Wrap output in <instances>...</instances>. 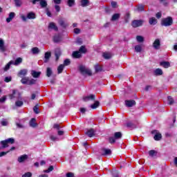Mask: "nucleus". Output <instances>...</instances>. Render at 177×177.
<instances>
[{
    "label": "nucleus",
    "mask_w": 177,
    "mask_h": 177,
    "mask_svg": "<svg viewBox=\"0 0 177 177\" xmlns=\"http://www.w3.org/2000/svg\"><path fill=\"white\" fill-rule=\"evenodd\" d=\"M125 104L127 107H133V106L136 104V102H135V100H126Z\"/></svg>",
    "instance_id": "nucleus-14"
},
{
    "label": "nucleus",
    "mask_w": 177,
    "mask_h": 177,
    "mask_svg": "<svg viewBox=\"0 0 177 177\" xmlns=\"http://www.w3.org/2000/svg\"><path fill=\"white\" fill-rule=\"evenodd\" d=\"M6 141L7 142L8 144L10 143V145H13V143H15V139L12 138H8L6 140Z\"/></svg>",
    "instance_id": "nucleus-46"
},
{
    "label": "nucleus",
    "mask_w": 177,
    "mask_h": 177,
    "mask_svg": "<svg viewBox=\"0 0 177 177\" xmlns=\"http://www.w3.org/2000/svg\"><path fill=\"white\" fill-rule=\"evenodd\" d=\"M142 44H138L135 46L134 49L136 50V52H137L138 53H140V52H142Z\"/></svg>",
    "instance_id": "nucleus-27"
},
{
    "label": "nucleus",
    "mask_w": 177,
    "mask_h": 177,
    "mask_svg": "<svg viewBox=\"0 0 177 177\" xmlns=\"http://www.w3.org/2000/svg\"><path fill=\"white\" fill-rule=\"evenodd\" d=\"M149 154L151 156V157H154V156H156V151L151 150L149 151Z\"/></svg>",
    "instance_id": "nucleus-53"
},
{
    "label": "nucleus",
    "mask_w": 177,
    "mask_h": 177,
    "mask_svg": "<svg viewBox=\"0 0 177 177\" xmlns=\"http://www.w3.org/2000/svg\"><path fill=\"white\" fill-rule=\"evenodd\" d=\"M54 42H60L62 41V37H60L59 35H55L53 37Z\"/></svg>",
    "instance_id": "nucleus-29"
},
{
    "label": "nucleus",
    "mask_w": 177,
    "mask_h": 177,
    "mask_svg": "<svg viewBox=\"0 0 177 177\" xmlns=\"http://www.w3.org/2000/svg\"><path fill=\"white\" fill-rule=\"evenodd\" d=\"M14 2L15 3V6H17V8H20V6H21V4L23 3L21 2V0H14Z\"/></svg>",
    "instance_id": "nucleus-42"
},
{
    "label": "nucleus",
    "mask_w": 177,
    "mask_h": 177,
    "mask_svg": "<svg viewBox=\"0 0 177 177\" xmlns=\"http://www.w3.org/2000/svg\"><path fill=\"white\" fill-rule=\"evenodd\" d=\"M143 24V21L142 20H134L133 21L131 26L134 28H136V27H140Z\"/></svg>",
    "instance_id": "nucleus-8"
},
{
    "label": "nucleus",
    "mask_w": 177,
    "mask_h": 177,
    "mask_svg": "<svg viewBox=\"0 0 177 177\" xmlns=\"http://www.w3.org/2000/svg\"><path fill=\"white\" fill-rule=\"evenodd\" d=\"M152 135H154L153 136V139L155 140H160L161 138H162V136H161V133H160V132H158V131L157 130H153L151 131Z\"/></svg>",
    "instance_id": "nucleus-6"
},
{
    "label": "nucleus",
    "mask_w": 177,
    "mask_h": 177,
    "mask_svg": "<svg viewBox=\"0 0 177 177\" xmlns=\"http://www.w3.org/2000/svg\"><path fill=\"white\" fill-rule=\"evenodd\" d=\"M136 39L140 44L145 41V37L140 35L137 36Z\"/></svg>",
    "instance_id": "nucleus-39"
},
{
    "label": "nucleus",
    "mask_w": 177,
    "mask_h": 177,
    "mask_svg": "<svg viewBox=\"0 0 177 177\" xmlns=\"http://www.w3.org/2000/svg\"><path fill=\"white\" fill-rule=\"evenodd\" d=\"M80 31L81 30H80V28H75L74 29L75 34H80Z\"/></svg>",
    "instance_id": "nucleus-63"
},
{
    "label": "nucleus",
    "mask_w": 177,
    "mask_h": 177,
    "mask_svg": "<svg viewBox=\"0 0 177 177\" xmlns=\"http://www.w3.org/2000/svg\"><path fill=\"white\" fill-rule=\"evenodd\" d=\"M79 70L83 75H92V71L82 65L79 66Z\"/></svg>",
    "instance_id": "nucleus-5"
},
{
    "label": "nucleus",
    "mask_w": 177,
    "mask_h": 177,
    "mask_svg": "<svg viewBox=\"0 0 177 177\" xmlns=\"http://www.w3.org/2000/svg\"><path fill=\"white\" fill-rule=\"evenodd\" d=\"M28 158V156L27 155H22L20 157L18 158V162H24Z\"/></svg>",
    "instance_id": "nucleus-21"
},
{
    "label": "nucleus",
    "mask_w": 177,
    "mask_h": 177,
    "mask_svg": "<svg viewBox=\"0 0 177 177\" xmlns=\"http://www.w3.org/2000/svg\"><path fill=\"white\" fill-rule=\"evenodd\" d=\"M71 62L70 61L69 59H66L64 61V66H70Z\"/></svg>",
    "instance_id": "nucleus-48"
},
{
    "label": "nucleus",
    "mask_w": 177,
    "mask_h": 177,
    "mask_svg": "<svg viewBox=\"0 0 177 177\" xmlns=\"http://www.w3.org/2000/svg\"><path fill=\"white\" fill-rule=\"evenodd\" d=\"M153 73L155 75H162V70L160 68L156 69Z\"/></svg>",
    "instance_id": "nucleus-31"
},
{
    "label": "nucleus",
    "mask_w": 177,
    "mask_h": 177,
    "mask_svg": "<svg viewBox=\"0 0 177 177\" xmlns=\"http://www.w3.org/2000/svg\"><path fill=\"white\" fill-rule=\"evenodd\" d=\"M48 28L50 30H55V31H57L59 28L56 26V24L53 22H50L48 25Z\"/></svg>",
    "instance_id": "nucleus-19"
},
{
    "label": "nucleus",
    "mask_w": 177,
    "mask_h": 177,
    "mask_svg": "<svg viewBox=\"0 0 177 177\" xmlns=\"http://www.w3.org/2000/svg\"><path fill=\"white\" fill-rule=\"evenodd\" d=\"M11 62L14 66H19L23 63V59L21 57H18L15 59V61L11 60Z\"/></svg>",
    "instance_id": "nucleus-10"
},
{
    "label": "nucleus",
    "mask_w": 177,
    "mask_h": 177,
    "mask_svg": "<svg viewBox=\"0 0 177 177\" xmlns=\"http://www.w3.org/2000/svg\"><path fill=\"white\" fill-rule=\"evenodd\" d=\"M30 127L32 128H35L37 127L38 124H37V120L35 118H32L29 122Z\"/></svg>",
    "instance_id": "nucleus-17"
},
{
    "label": "nucleus",
    "mask_w": 177,
    "mask_h": 177,
    "mask_svg": "<svg viewBox=\"0 0 177 177\" xmlns=\"http://www.w3.org/2000/svg\"><path fill=\"white\" fill-rule=\"evenodd\" d=\"M31 176H32V174H31V172H27L22 176V177H31Z\"/></svg>",
    "instance_id": "nucleus-54"
},
{
    "label": "nucleus",
    "mask_w": 177,
    "mask_h": 177,
    "mask_svg": "<svg viewBox=\"0 0 177 177\" xmlns=\"http://www.w3.org/2000/svg\"><path fill=\"white\" fill-rule=\"evenodd\" d=\"M167 100H168V104L172 105L174 104V103H175L174 98H172V97L171 96L167 97Z\"/></svg>",
    "instance_id": "nucleus-41"
},
{
    "label": "nucleus",
    "mask_w": 177,
    "mask_h": 177,
    "mask_svg": "<svg viewBox=\"0 0 177 177\" xmlns=\"http://www.w3.org/2000/svg\"><path fill=\"white\" fill-rule=\"evenodd\" d=\"M55 57H56V62H57V60H59V58L60 57L61 55H62V51H60V49L57 48L55 49Z\"/></svg>",
    "instance_id": "nucleus-22"
},
{
    "label": "nucleus",
    "mask_w": 177,
    "mask_h": 177,
    "mask_svg": "<svg viewBox=\"0 0 177 177\" xmlns=\"http://www.w3.org/2000/svg\"><path fill=\"white\" fill-rule=\"evenodd\" d=\"M63 70H64V65H59L57 68L58 74H62V73H63Z\"/></svg>",
    "instance_id": "nucleus-33"
},
{
    "label": "nucleus",
    "mask_w": 177,
    "mask_h": 177,
    "mask_svg": "<svg viewBox=\"0 0 177 177\" xmlns=\"http://www.w3.org/2000/svg\"><path fill=\"white\" fill-rule=\"evenodd\" d=\"M111 6H112V8H117V2L116 1H112L111 2Z\"/></svg>",
    "instance_id": "nucleus-61"
},
{
    "label": "nucleus",
    "mask_w": 177,
    "mask_h": 177,
    "mask_svg": "<svg viewBox=\"0 0 177 177\" xmlns=\"http://www.w3.org/2000/svg\"><path fill=\"white\" fill-rule=\"evenodd\" d=\"M10 151H2L0 153V157H3V156H6L8 154V153H10Z\"/></svg>",
    "instance_id": "nucleus-55"
},
{
    "label": "nucleus",
    "mask_w": 177,
    "mask_h": 177,
    "mask_svg": "<svg viewBox=\"0 0 177 177\" xmlns=\"http://www.w3.org/2000/svg\"><path fill=\"white\" fill-rule=\"evenodd\" d=\"M53 128H55V129H60V125L59 124H55L53 125Z\"/></svg>",
    "instance_id": "nucleus-62"
},
{
    "label": "nucleus",
    "mask_w": 177,
    "mask_h": 177,
    "mask_svg": "<svg viewBox=\"0 0 177 177\" xmlns=\"http://www.w3.org/2000/svg\"><path fill=\"white\" fill-rule=\"evenodd\" d=\"M50 139L53 142H56V140H59V138L56 136H50Z\"/></svg>",
    "instance_id": "nucleus-52"
},
{
    "label": "nucleus",
    "mask_w": 177,
    "mask_h": 177,
    "mask_svg": "<svg viewBox=\"0 0 177 177\" xmlns=\"http://www.w3.org/2000/svg\"><path fill=\"white\" fill-rule=\"evenodd\" d=\"M68 6H73L74 5V0H68Z\"/></svg>",
    "instance_id": "nucleus-56"
},
{
    "label": "nucleus",
    "mask_w": 177,
    "mask_h": 177,
    "mask_svg": "<svg viewBox=\"0 0 177 177\" xmlns=\"http://www.w3.org/2000/svg\"><path fill=\"white\" fill-rule=\"evenodd\" d=\"M37 81L34 79L30 80L28 77H24L21 80V84H24V85H34Z\"/></svg>",
    "instance_id": "nucleus-1"
},
{
    "label": "nucleus",
    "mask_w": 177,
    "mask_h": 177,
    "mask_svg": "<svg viewBox=\"0 0 177 177\" xmlns=\"http://www.w3.org/2000/svg\"><path fill=\"white\" fill-rule=\"evenodd\" d=\"M5 82H10L12 81L11 77H6L4 80Z\"/></svg>",
    "instance_id": "nucleus-58"
},
{
    "label": "nucleus",
    "mask_w": 177,
    "mask_h": 177,
    "mask_svg": "<svg viewBox=\"0 0 177 177\" xmlns=\"http://www.w3.org/2000/svg\"><path fill=\"white\" fill-rule=\"evenodd\" d=\"M40 6H41V8H46V6H48V3L45 0H41Z\"/></svg>",
    "instance_id": "nucleus-36"
},
{
    "label": "nucleus",
    "mask_w": 177,
    "mask_h": 177,
    "mask_svg": "<svg viewBox=\"0 0 177 177\" xmlns=\"http://www.w3.org/2000/svg\"><path fill=\"white\" fill-rule=\"evenodd\" d=\"M58 23L61 26V27H64V28H66V27L67 26V24L64 23V21L63 19H59Z\"/></svg>",
    "instance_id": "nucleus-38"
},
{
    "label": "nucleus",
    "mask_w": 177,
    "mask_h": 177,
    "mask_svg": "<svg viewBox=\"0 0 177 177\" xmlns=\"http://www.w3.org/2000/svg\"><path fill=\"white\" fill-rule=\"evenodd\" d=\"M83 100H84V102H89V100H95V95L91 94L89 95L84 97Z\"/></svg>",
    "instance_id": "nucleus-16"
},
{
    "label": "nucleus",
    "mask_w": 177,
    "mask_h": 177,
    "mask_svg": "<svg viewBox=\"0 0 177 177\" xmlns=\"http://www.w3.org/2000/svg\"><path fill=\"white\" fill-rule=\"evenodd\" d=\"M79 52L80 53H86V48H85V46H82L79 49Z\"/></svg>",
    "instance_id": "nucleus-44"
},
{
    "label": "nucleus",
    "mask_w": 177,
    "mask_h": 177,
    "mask_svg": "<svg viewBox=\"0 0 177 177\" xmlns=\"http://www.w3.org/2000/svg\"><path fill=\"white\" fill-rule=\"evenodd\" d=\"M66 177H74V174L69 172L66 174Z\"/></svg>",
    "instance_id": "nucleus-64"
},
{
    "label": "nucleus",
    "mask_w": 177,
    "mask_h": 177,
    "mask_svg": "<svg viewBox=\"0 0 177 177\" xmlns=\"http://www.w3.org/2000/svg\"><path fill=\"white\" fill-rule=\"evenodd\" d=\"M15 12H10L9 14L8 17L6 19V21L8 23H10L11 20H13V19H15Z\"/></svg>",
    "instance_id": "nucleus-23"
},
{
    "label": "nucleus",
    "mask_w": 177,
    "mask_h": 177,
    "mask_svg": "<svg viewBox=\"0 0 177 177\" xmlns=\"http://www.w3.org/2000/svg\"><path fill=\"white\" fill-rule=\"evenodd\" d=\"M73 57L75 59H80L81 57V53L80 51H74L72 54Z\"/></svg>",
    "instance_id": "nucleus-25"
},
{
    "label": "nucleus",
    "mask_w": 177,
    "mask_h": 177,
    "mask_svg": "<svg viewBox=\"0 0 177 177\" xmlns=\"http://www.w3.org/2000/svg\"><path fill=\"white\" fill-rule=\"evenodd\" d=\"M86 135H87V136H88L89 138H92V136H95V130H93V129H88L86 132Z\"/></svg>",
    "instance_id": "nucleus-20"
},
{
    "label": "nucleus",
    "mask_w": 177,
    "mask_h": 177,
    "mask_svg": "<svg viewBox=\"0 0 177 177\" xmlns=\"http://www.w3.org/2000/svg\"><path fill=\"white\" fill-rule=\"evenodd\" d=\"M6 101V96H3V97L0 98V103H3Z\"/></svg>",
    "instance_id": "nucleus-60"
},
{
    "label": "nucleus",
    "mask_w": 177,
    "mask_h": 177,
    "mask_svg": "<svg viewBox=\"0 0 177 177\" xmlns=\"http://www.w3.org/2000/svg\"><path fill=\"white\" fill-rule=\"evenodd\" d=\"M104 59H111V53H104L102 55Z\"/></svg>",
    "instance_id": "nucleus-35"
},
{
    "label": "nucleus",
    "mask_w": 177,
    "mask_h": 177,
    "mask_svg": "<svg viewBox=\"0 0 177 177\" xmlns=\"http://www.w3.org/2000/svg\"><path fill=\"white\" fill-rule=\"evenodd\" d=\"M88 3H89V1L81 0V5L82 6H83V8H85V6H88Z\"/></svg>",
    "instance_id": "nucleus-40"
},
{
    "label": "nucleus",
    "mask_w": 177,
    "mask_h": 177,
    "mask_svg": "<svg viewBox=\"0 0 177 177\" xmlns=\"http://www.w3.org/2000/svg\"><path fill=\"white\" fill-rule=\"evenodd\" d=\"M52 171H53V166H50L48 169L44 170V172L49 174V172H52Z\"/></svg>",
    "instance_id": "nucleus-49"
},
{
    "label": "nucleus",
    "mask_w": 177,
    "mask_h": 177,
    "mask_svg": "<svg viewBox=\"0 0 177 177\" xmlns=\"http://www.w3.org/2000/svg\"><path fill=\"white\" fill-rule=\"evenodd\" d=\"M149 23L151 26H156L157 24V19L155 17H151L149 19Z\"/></svg>",
    "instance_id": "nucleus-26"
},
{
    "label": "nucleus",
    "mask_w": 177,
    "mask_h": 177,
    "mask_svg": "<svg viewBox=\"0 0 177 177\" xmlns=\"http://www.w3.org/2000/svg\"><path fill=\"white\" fill-rule=\"evenodd\" d=\"M13 62H12V61H10L9 63H8L6 66L4 67V71H8V70H9V68H10V66H12V64Z\"/></svg>",
    "instance_id": "nucleus-37"
},
{
    "label": "nucleus",
    "mask_w": 177,
    "mask_h": 177,
    "mask_svg": "<svg viewBox=\"0 0 177 177\" xmlns=\"http://www.w3.org/2000/svg\"><path fill=\"white\" fill-rule=\"evenodd\" d=\"M102 156H110L111 154V150L107 149H102L101 150Z\"/></svg>",
    "instance_id": "nucleus-12"
},
{
    "label": "nucleus",
    "mask_w": 177,
    "mask_h": 177,
    "mask_svg": "<svg viewBox=\"0 0 177 177\" xmlns=\"http://www.w3.org/2000/svg\"><path fill=\"white\" fill-rule=\"evenodd\" d=\"M33 111L35 113V114H39V111L38 110V105H35L33 107Z\"/></svg>",
    "instance_id": "nucleus-50"
},
{
    "label": "nucleus",
    "mask_w": 177,
    "mask_h": 177,
    "mask_svg": "<svg viewBox=\"0 0 177 177\" xmlns=\"http://www.w3.org/2000/svg\"><path fill=\"white\" fill-rule=\"evenodd\" d=\"M119 19H120V14L116 13L112 16L111 21H115V20H118Z\"/></svg>",
    "instance_id": "nucleus-32"
},
{
    "label": "nucleus",
    "mask_w": 177,
    "mask_h": 177,
    "mask_svg": "<svg viewBox=\"0 0 177 177\" xmlns=\"http://www.w3.org/2000/svg\"><path fill=\"white\" fill-rule=\"evenodd\" d=\"M137 10L138 12H143V10H145V6L140 4L137 6Z\"/></svg>",
    "instance_id": "nucleus-43"
},
{
    "label": "nucleus",
    "mask_w": 177,
    "mask_h": 177,
    "mask_svg": "<svg viewBox=\"0 0 177 177\" xmlns=\"http://www.w3.org/2000/svg\"><path fill=\"white\" fill-rule=\"evenodd\" d=\"M122 138V133L121 132H115L114 133L113 137H110L109 139V143H115V140H118V139H121Z\"/></svg>",
    "instance_id": "nucleus-2"
},
{
    "label": "nucleus",
    "mask_w": 177,
    "mask_h": 177,
    "mask_svg": "<svg viewBox=\"0 0 177 177\" xmlns=\"http://www.w3.org/2000/svg\"><path fill=\"white\" fill-rule=\"evenodd\" d=\"M160 46L161 41L158 39H156L153 43V48H154L156 50H158Z\"/></svg>",
    "instance_id": "nucleus-9"
},
{
    "label": "nucleus",
    "mask_w": 177,
    "mask_h": 177,
    "mask_svg": "<svg viewBox=\"0 0 177 177\" xmlns=\"http://www.w3.org/2000/svg\"><path fill=\"white\" fill-rule=\"evenodd\" d=\"M31 52L33 55H38L40 50H39V48H38L37 47H35L31 49Z\"/></svg>",
    "instance_id": "nucleus-30"
},
{
    "label": "nucleus",
    "mask_w": 177,
    "mask_h": 177,
    "mask_svg": "<svg viewBox=\"0 0 177 177\" xmlns=\"http://www.w3.org/2000/svg\"><path fill=\"white\" fill-rule=\"evenodd\" d=\"M0 50L1 52H6V48L5 47V41L0 38Z\"/></svg>",
    "instance_id": "nucleus-15"
},
{
    "label": "nucleus",
    "mask_w": 177,
    "mask_h": 177,
    "mask_svg": "<svg viewBox=\"0 0 177 177\" xmlns=\"http://www.w3.org/2000/svg\"><path fill=\"white\" fill-rule=\"evenodd\" d=\"M172 23H174L172 17H168L167 18H164L162 19L161 24L165 27H168L169 26H172Z\"/></svg>",
    "instance_id": "nucleus-3"
},
{
    "label": "nucleus",
    "mask_w": 177,
    "mask_h": 177,
    "mask_svg": "<svg viewBox=\"0 0 177 177\" xmlns=\"http://www.w3.org/2000/svg\"><path fill=\"white\" fill-rule=\"evenodd\" d=\"M95 68L97 73H98V71H102V66H100V65H95Z\"/></svg>",
    "instance_id": "nucleus-51"
},
{
    "label": "nucleus",
    "mask_w": 177,
    "mask_h": 177,
    "mask_svg": "<svg viewBox=\"0 0 177 177\" xmlns=\"http://www.w3.org/2000/svg\"><path fill=\"white\" fill-rule=\"evenodd\" d=\"M23 104H24L23 101L18 100V101H16L15 102V106H17V107H21Z\"/></svg>",
    "instance_id": "nucleus-45"
},
{
    "label": "nucleus",
    "mask_w": 177,
    "mask_h": 177,
    "mask_svg": "<svg viewBox=\"0 0 177 177\" xmlns=\"http://www.w3.org/2000/svg\"><path fill=\"white\" fill-rule=\"evenodd\" d=\"M46 75L47 77H50L52 75V69L50 68H47Z\"/></svg>",
    "instance_id": "nucleus-47"
},
{
    "label": "nucleus",
    "mask_w": 177,
    "mask_h": 177,
    "mask_svg": "<svg viewBox=\"0 0 177 177\" xmlns=\"http://www.w3.org/2000/svg\"><path fill=\"white\" fill-rule=\"evenodd\" d=\"M10 99H20V93L16 90H13L12 93L10 94Z\"/></svg>",
    "instance_id": "nucleus-7"
},
{
    "label": "nucleus",
    "mask_w": 177,
    "mask_h": 177,
    "mask_svg": "<svg viewBox=\"0 0 177 177\" xmlns=\"http://www.w3.org/2000/svg\"><path fill=\"white\" fill-rule=\"evenodd\" d=\"M99 104H100V103L98 101H95L94 104L91 105V108L93 109H97Z\"/></svg>",
    "instance_id": "nucleus-34"
},
{
    "label": "nucleus",
    "mask_w": 177,
    "mask_h": 177,
    "mask_svg": "<svg viewBox=\"0 0 177 177\" xmlns=\"http://www.w3.org/2000/svg\"><path fill=\"white\" fill-rule=\"evenodd\" d=\"M1 125H2L3 127H6V125H8V121H6V120H2V121H1Z\"/></svg>",
    "instance_id": "nucleus-59"
},
{
    "label": "nucleus",
    "mask_w": 177,
    "mask_h": 177,
    "mask_svg": "<svg viewBox=\"0 0 177 177\" xmlns=\"http://www.w3.org/2000/svg\"><path fill=\"white\" fill-rule=\"evenodd\" d=\"M27 73H28L27 69H21L19 73H18L17 75L22 78V77H26V75H27Z\"/></svg>",
    "instance_id": "nucleus-11"
},
{
    "label": "nucleus",
    "mask_w": 177,
    "mask_h": 177,
    "mask_svg": "<svg viewBox=\"0 0 177 177\" xmlns=\"http://www.w3.org/2000/svg\"><path fill=\"white\" fill-rule=\"evenodd\" d=\"M46 13L48 17H52V14L50 13V11H49V9L46 8Z\"/></svg>",
    "instance_id": "nucleus-57"
},
{
    "label": "nucleus",
    "mask_w": 177,
    "mask_h": 177,
    "mask_svg": "<svg viewBox=\"0 0 177 177\" xmlns=\"http://www.w3.org/2000/svg\"><path fill=\"white\" fill-rule=\"evenodd\" d=\"M0 145H1L0 147V150H2L3 149H6V147H9V145L8 144L6 140L1 141Z\"/></svg>",
    "instance_id": "nucleus-13"
},
{
    "label": "nucleus",
    "mask_w": 177,
    "mask_h": 177,
    "mask_svg": "<svg viewBox=\"0 0 177 177\" xmlns=\"http://www.w3.org/2000/svg\"><path fill=\"white\" fill-rule=\"evenodd\" d=\"M36 18L35 13L33 12H30L28 13L27 17L24 15L21 16V19L23 20V21H27V19H28L29 20H34V19Z\"/></svg>",
    "instance_id": "nucleus-4"
},
{
    "label": "nucleus",
    "mask_w": 177,
    "mask_h": 177,
    "mask_svg": "<svg viewBox=\"0 0 177 177\" xmlns=\"http://www.w3.org/2000/svg\"><path fill=\"white\" fill-rule=\"evenodd\" d=\"M31 75L32 76L33 78H38L39 77V75H41V72L32 71Z\"/></svg>",
    "instance_id": "nucleus-24"
},
{
    "label": "nucleus",
    "mask_w": 177,
    "mask_h": 177,
    "mask_svg": "<svg viewBox=\"0 0 177 177\" xmlns=\"http://www.w3.org/2000/svg\"><path fill=\"white\" fill-rule=\"evenodd\" d=\"M160 66H162L165 68H168V67H169L171 64L168 62H160Z\"/></svg>",
    "instance_id": "nucleus-28"
},
{
    "label": "nucleus",
    "mask_w": 177,
    "mask_h": 177,
    "mask_svg": "<svg viewBox=\"0 0 177 177\" xmlns=\"http://www.w3.org/2000/svg\"><path fill=\"white\" fill-rule=\"evenodd\" d=\"M50 56H52V54L50 52H46L44 54V63H48L49 62V59H50Z\"/></svg>",
    "instance_id": "nucleus-18"
}]
</instances>
